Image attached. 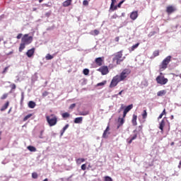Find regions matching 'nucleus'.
I'll return each instance as SVG.
<instances>
[{
	"mask_svg": "<svg viewBox=\"0 0 181 181\" xmlns=\"http://www.w3.org/2000/svg\"><path fill=\"white\" fill-rule=\"evenodd\" d=\"M37 173H32V178L33 179H37Z\"/></svg>",
	"mask_w": 181,
	"mask_h": 181,
	"instance_id": "58836bf2",
	"label": "nucleus"
},
{
	"mask_svg": "<svg viewBox=\"0 0 181 181\" xmlns=\"http://www.w3.org/2000/svg\"><path fill=\"white\" fill-rule=\"evenodd\" d=\"M88 0H84L83 1V5L84 6H88Z\"/></svg>",
	"mask_w": 181,
	"mask_h": 181,
	"instance_id": "a19ab883",
	"label": "nucleus"
},
{
	"mask_svg": "<svg viewBox=\"0 0 181 181\" xmlns=\"http://www.w3.org/2000/svg\"><path fill=\"white\" fill-rule=\"evenodd\" d=\"M30 117H32V114H29L28 115H26L24 118H23V121H28V119H29V118H30Z\"/></svg>",
	"mask_w": 181,
	"mask_h": 181,
	"instance_id": "f704fd0d",
	"label": "nucleus"
},
{
	"mask_svg": "<svg viewBox=\"0 0 181 181\" xmlns=\"http://www.w3.org/2000/svg\"><path fill=\"white\" fill-rule=\"evenodd\" d=\"M124 118L125 117H123V118H120L119 117L118 118V126H117V129H119V127H122V125H124V123L125 122V120L124 119Z\"/></svg>",
	"mask_w": 181,
	"mask_h": 181,
	"instance_id": "ddd939ff",
	"label": "nucleus"
},
{
	"mask_svg": "<svg viewBox=\"0 0 181 181\" xmlns=\"http://www.w3.org/2000/svg\"><path fill=\"white\" fill-rule=\"evenodd\" d=\"M83 162H86V159H84V158H78V159H76V163L78 165H81V163H83Z\"/></svg>",
	"mask_w": 181,
	"mask_h": 181,
	"instance_id": "a878e982",
	"label": "nucleus"
},
{
	"mask_svg": "<svg viewBox=\"0 0 181 181\" xmlns=\"http://www.w3.org/2000/svg\"><path fill=\"white\" fill-rule=\"evenodd\" d=\"M26 46V44H24V42H22L21 45H20V47H19V52H23V49H25Z\"/></svg>",
	"mask_w": 181,
	"mask_h": 181,
	"instance_id": "b1692460",
	"label": "nucleus"
},
{
	"mask_svg": "<svg viewBox=\"0 0 181 181\" xmlns=\"http://www.w3.org/2000/svg\"><path fill=\"white\" fill-rule=\"evenodd\" d=\"M25 99V95H23V93L21 94V103L23 102V100Z\"/></svg>",
	"mask_w": 181,
	"mask_h": 181,
	"instance_id": "864d4df0",
	"label": "nucleus"
},
{
	"mask_svg": "<svg viewBox=\"0 0 181 181\" xmlns=\"http://www.w3.org/2000/svg\"><path fill=\"white\" fill-rule=\"evenodd\" d=\"M62 118H69L70 117V113L69 112H64L62 114Z\"/></svg>",
	"mask_w": 181,
	"mask_h": 181,
	"instance_id": "bb28decb",
	"label": "nucleus"
},
{
	"mask_svg": "<svg viewBox=\"0 0 181 181\" xmlns=\"http://www.w3.org/2000/svg\"><path fill=\"white\" fill-rule=\"evenodd\" d=\"M33 11H36V8H34Z\"/></svg>",
	"mask_w": 181,
	"mask_h": 181,
	"instance_id": "774afa93",
	"label": "nucleus"
},
{
	"mask_svg": "<svg viewBox=\"0 0 181 181\" xmlns=\"http://www.w3.org/2000/svg\"><path fill=\"white\" fill-rule=\"evenodd\" d=\"M163 117V114L161 113L159 116H158V119H162V117Z\"/></svg>",
	"mask_w": 181,
	"mask_h": 181,
	"instance_id": "bf43d9fd",
	"label": "nucleus"
},
{
	"mask_svg": "<svg viewBox=\"0 0 181 181\" xmlns=\"http://www.w3.org/2000/svg\"><path fill=\"white\" fill-rule=\"evenodd\" d=\"M40 4H41V2H43V0H39Z\"/></svg>",
	"mask_w": 181,
	"mask_h": 181,
	"instance_id": "69168bd1",
	"label": "nucleus"
},
{
	"mask_svg": "<svg viewBox=\"0 0 181 181\" xmlns=\"http://www.w3.org/2000/svg\"><path fill=\"white\" fill-rule=\"evenodd\" d=\"M132 108H134L133 105H128L123 112V118H125L127 117V114L131 111Z\"/></svg>",
	"mask_w": 181,
	"mask_h": 181,
	"instance_id": "6e6552de",
	"label": "nucleus"
},
{
	"mask_svg": "<svg viewBox=\"0 0 181 181\" xmlns=\"http://www.w3.org/2000/svg\"><path fill=\"white\" fill-rule=\"evenodd\" d=\"M98 71H100L103 76H105L110 73V71L108 70V66H101L98 69Z\"/></svg>",
	"mask_w": 181,
	"mask_h": 181,
	"instance_id": "0eeeda50",
	"label": "nucleus"
},
{
	"mask_svg": "<svg viewBox=\"0 0 181 181\" xmlns=\"http://www.w3.org/2000/svg\"><path fill=\"white\" fill-rule=\"evenodd\" d=\"M104 180L105 181H112V178H111V177H110V176H105V177H104Z\"/></svg>",
	"mask_w": 181,
	"mask_h": 181,
	"instance_id": "72a5a7b5",
	"label": "nucleus"
},
{
	"mask_svg": "<svg viewBox=\"0 0 181 181\" xmlns=\"http://www.w3.org/2000/svg\"><path fill=\"white\" fill-rule=\"evenodd\" d=\"M8 98V93H4L1 97V100H5Z\"/></svg>",
	"mask_w": 181,
	"mask_h": 181,
	"instance_id": "ea45409f",
	"label": "nucleus"
},
{
	"mask_svg": "<svg viewBox=\"0 0 181 181\" xmlns=\"http://www.w3.org/2000/svg\"><path fill=\"white\" fill-rule=\"evenodd\" d=\"M50 15H52V11H49L47 13H45V16L47 18H49V16H50Z\"/></svg>",
	"mask_w": 181,
	"mask_h": 181,
	"instance_id": "09e8293b",
	"label": "nucleus"
},
{
	"mask_svg": "<svg viewBox=\"0 0 181 181\" xmlns=\"http://www.w3.org/2000/svg\"><path fill=\"white\" fill-rule=\"evenodd\" d=\"M81 122H83L82 117L75 118L74 124H81Z\"/></svg>",
	"mask_w": 181,
	"mask_h": 181,
	"instance_id": "a211bd4d",
	"label": "nucleus"
},
{
	"mask_svg": "<svg viewBox=\"0 0 181 181\" xmlns=\"http://www.w3.org/2000/svg\"><path fill=\"white\" fill-rule=\"evenodd\" d=\"M11 54H13V50L9 52L8 53L6 54V56H9Z\"/></svg>",
	"mask_w": 181,
	"mask_h": 181,
	"instance_id": "4d7b16f0",
	"label": "nucleus"
},
{
	"mask_svg": "<svg viewBox=\"0 0 181 181\" xmlns=\"http://www.w3.org/2000/svg\"><path fill=\"white\" fill-rule=\"evenodd\" d=\"M163 115H166V109H164L163 112H161Z\"/></svg>",
	"mask_w": 181,
	"mask_h": 181,
	"instance_id": "6e6d98bb",
	"label": "nucleus"
},
{
	"mask_svg": "<svg viewBox=\"0 0 181 181\" xmlns=\"http://www.w3.org/2000/svg\"><path fill=\"white\" fill-rule=\"evenodd\" d=\"M35 107H36V103H35L34 101L30 100L28 103V107L29 108H35Z\"/></svg>",
	"mask_w": 181,
	"mask_h": 181,
	"instance_id": "6ab92c4d",
	"label": "nucleus"
},
{
	"mask_svg": "<svg viewBox=\"0 0 181 181\" xmlns=\"http://www.w3.org/2000/svg\"><path fill=\"white\" fill-rule=\"evenodd\" d=\"M124 2H125V0H123L122 1H120L118 4H117V7L118 8H121V5H122L124 4Z\"/></svg>",
	"mask_w": 181,
	"mask_h": 181,
	"instance_id": "a18cd8bd",
	"label": "nucleus"
},
{
	"mask_svg": "<svg viewBox=\"0 0 181 181\" xmlns=\"http://www.w3.org/2000/svg\"><path fill=\"white\" fill-rule=\"evenodd\" d=\"M129 74H131V70L128 69H124L119 75H116L112 78L109 86L110 88H114V87H117V86H118V83L124 81V80L127 79V77H128Z\"/></svg>",
	"mask_w": 181,
	"mask_h": 181,
	"instance_id": "f257e3e1",
	"label": "nucleus"
},
{
	"mask_svg": "<svg viewBox=\"0 0 181 181\" xmlns=\"http://www.w3.org/2000/svg\"><path fill=\"white\" fill-rule=\"evenodd\" d=\"M22 36H23V34L22 33H19L18 35H17V39H21L22 38Z\"/></svg>",
	"mask_w": 181,
	"mask_h": 181,
	"instance_id": "3c124183",
	"label": "nucleus"
},
{
	"mask_svg": "<svg viewBox=\"0 0 181 181\" xmlns=\"http://www.w3.org/2000/svg\"><path fill=\"white\" fill-rule=\"evenodd\" d=\"M117 8H118V6H113L112 8L110 9L111 11H117Z\"/></svg>",
	"mask_w": 181,
	"mask_h": 181,
	"instance_id": "8fccbe9b",
	"label": "nucleus"
},
{
	"mask_svg": "<svg viewBox=\"0 0 181 181\" xmlns=\"http://www.w3.org/2000/svg\"><path fill=\"white\" fill-rule=\"evenodd\" d=\"M123 92H124V90L119 92L118 95H122Z\"/></svg>",
	"mask_w": 181,
	"mask_h": 181,
	"instance_id": "052dcab7",
	"label": "nucleus"
},
{
	"mask_svg": "<svg viewBox=\"0 0 181 181\" xmlns=\"http://www.w3.org/2000/svg\"><path fill=\"white\" fill-rule=\"evenodd\" d=\"M176 11V8L173 7V6H168L166 8L167 13H173Z\"/></svg>",
	"mask_w": 181,
	"mask_h": 181,
	"instance_id": "9b49d317",
	"label": "nucleus"
},
{
	"mask_svg": "<svg viewBox=\"0 0 181 181\" xmlns=\"http://www.w3.org/2000/svg\"><path fill=\"white\" fill-rule=\"evenodd\" d=\"M112 19H117V15L112 16Z\"/></svg>",
	"mask_w": 181,
	"mask_h": 181,
	"instance_id": "680f3d73",
	"label": "nucleus"
},
{
	"mask_svg": "<svg viewBox=\"0 0 181 181\" xmlns=\"http://www.w3.org/2000/svg\"><path fill=\"white\" fill-rule=\"evenodd\" d=\"M46 120L49 127H54L57 124V116L52 114L49 116H46Z\"/></svg>",
	"mask_w": 181,
	"mask_h": 181,
	"instance_id": "7ed1b4c3",
	"label": "nucleus"
},
{
	"mask_svg": "<svg viewBox=\"0 0 181 181\" xmlns=\"http://www.w3.org/2000/svg\"><path fill=\"white\" fill-rule=\"evenodd\" d=\"M43 181H49L47 178H45Z\"/></svg>",
	"mask_w": 181,
	"mask_h": 181,
	"instance_id": "0e129e2a",
	"label": "nucleus"
},
{
	"mask_svg": "<svg viewBox=\"0 0 181 181\" xmlns=\"http://www.w3.org/2000/svg\"><path fill=\"white\" fill-rule=\"evenodd\" d=\"M155 35H156V31H151V33H149V34L148 35V37H152V36H155Z\"/></svg>",
	"mask_w": 181,
	"mask_h": 181,
	"instance_id": "473e14b6",
	"label": "nucleus"
},
{
	"mask_svg": "<svg viewBox=\"0 0 181 181\" xmlns=\"http://www.w3.org/2000/svg\"><path fill=\"white\" fill-rule=\"evenodd\" d=\"M138 46H139V42L136 43L131 47V52H134V50H135V49H136Z\"/></svg>",
	"mask_w": 181,
	"mask_h": 181,
	"instance_id": "c85d7f7f",
	"label": "nucleus"
},
{
	"mask_svg": "<svg viewBox=\"0 0 181 181\" xmlns=\"http://www.w3.org/2000/svg\"><path fill=\"white\" fill-rule=\"evenodd\" d=\"M71 2H73V0H66L63 2L62 6L66 8L67 6H70L71 5Z\"/></svg>",
	"mask_w": 181,
	"mask_h": 181,
	"instance_id": "2eb2a0df",
	"label": "nucleus"
},
{
	"mask_svg": "<svg viewBox=\"0 0 181 181\" xmlns=\"http://www.w3.org/2000/svg\"><path fill=\"white\" fill-rule=\"evenodd\" d=\"M43 132H44L43 130H42V131L40 132V139H42V138H43Z\"/></svg>",
	"mask_w": 181,
	"mask_h": 181,
	"instance_id": "603ef678",
	"label": "nucleus"
},
{
	"mask_svg": "<svg viewBox=\"0 0 181 181\" xmlns=\"http://www.w3.org/2000/svg\"><path fill=\"white\" fill-rule=\"evenodd\" d=\"M74 108H76V103L71 104L69 106V110H73Z\"/></svg>",
	"mask_w": 181,
	"mask_h": 181,
	"instance_id": "37998d69",
	"label": "nucleus"
},
{
	"mask_svg": "<svg viewBox=\"0 0 181 181\" xmlns=\"http://www.w3.org/2000/svg\"><path fill=\"white\" fill-rule=\"evenodd\" d=\"M112 3L110 4V9H112V7L114 6V5H115V4H117V0H111Z\"/></svg>",
	"mask_w": 181,
	"mask_h": 181,
	"instance_id": "c9c22d12",
	"label": "nucleus"
},
{
	"mask_svg": "<svg viewBox=\"0 0 181 181\" xmlns=\"http://www.w3.org/2000/svg\"><path fill=\"white\" fill-rule=\"evenodd\" d=\"M138 138V134H134V136H131L130 138L127 139V142L129 144H132V141H135V139Z\"/></svg>",
	"mask_w": 181,
	"mask_h": 181,
	"instance_id": "9d476101",
	"label": "nucleus"
},
{
	"mask_svg": "<svg viewBox=\"0 0 181 181\" xmlns=\"http://www.w3.org/2000/svg\"><path fill=\"white\" fill-rule=\"evenodd\" d=\"M27 149H28V151H30V152H36V147H35L33 146H28L27 147Z\"/></svg>",
	"mask_w": 181,
	"mask_h": 181,
	"instance_id": "412c9836",
	"label": "nucleus"
},
{
	"mask_svg": "<svg viewBox=\"0 0 181 181\" xmlns=\"http://www.w3.org/2000/svg\"><path fill=\"white\" fill-rule=\"evenodd\" d=\"M93 33L97 36L98 35H100V31H98V30H94Z\"/></svg>",
	"mask_w": 181,
	"mask_h": 181,
	"instance_id": "49530a36",
	"label": "nucleus"
},
{
	"mask_svg": "<svg viewBox=\"0 0 181 181\" xmlns=\"http://www.w3.org/2000/svg\"><path fill=\"white\" fill-rule=\"evenodd\" d=\"M10 87L11 88V91L16 89V85L15 83L11 84Z\"/></svg>",
	"mask_w": 181,
	"mask_h": 181,
	"instance_id": "e433bc0d",
	"label": "nucleus"
},
{
	"mask_svg": "<svg viewBox=\"0 0 181 181\" xmlns=\"http://www.w3.org/2000/svg\"><path fill=\"white\" fill-rule=\"evenodd\" d=\"M165 94H166V90H160L157 93L158 97H163V95H165Z\"/></svg>",
	"mask_w": 181,
	"mask_h": 181,
	"instance_id": "aec40b11",
	"label": "nucleus"
},
{
	"mask_svg": "<svg viewBox=\"0 0 181 181\" xmlns=\"http://www.w3.org/2000/svg\"><path fill=\"white\" fill-rule=\"evenodd\" d=\"M21 42L24 45H30L33 42V37L29 36V34H25L21 38Z\"/></svg>",
	"mask_w": 181,
	"mask_h": 181,
	"instance_id": "39448f33",
	"label": "nucleus"
},
{
	"mask_svg": "<svg viewBox=\"0 0 181 181\" xmlns=\"http://www.w3.org/2000/svg\"><path fill=\"white\" fill-rule=\"evenodd\" d=\"M103 62H104V58L103 57H98L95 59V64H97V66H98L99 67H100V66H103Z\"/></svg>",
	"mask_w": 181,
	"mask_h": 181,
	"instance_id": "1a4fd4ad",
	"label": "nucleus"
},
{
	"mask_svg": "<svg viewBox=\"0 0 181 181\" xmlns=\"http://www.w3.org/2000/svg\"><path fill=\"white\" fill-rule=\"evenodd\" d=\"M8 107H9V101H7L4 106H2V107L1 108V111H5V110H6V108H8Z\"/></svg>",
	"mask_w": 181,
	"mask_h": 181,
	"instance_id": "4be33fe9",
	"label": "nucleus"
},
{
	"mask_svg": "<svg viewBox=\"0 0 181 181\" xmlns=\"http://www.w3.org/2000/svg\"><path fill=\"white\" fill-rule=\"evenodd\" d=\"M33 54H35V48H32L26 52V55L28 56V57H32Z\"/></svg>",
	"mask_w": 181,
	"mask_h": 181,
	"instance_id": "4468645a",
	"label": "nucleus"
},
{
	"mask_svg": "<svg viewBox=\"0 0 181 181\" xmlns=\"http://www.w3.org/2000/svg\"><path fill=\"white\" fill-rule=\"evenodd\" d=\"M165 120L163 119L160 123V126H159V129H160L161 132H163V128H165Z\"/></svg>",
	"mask_w": 181,
	"mask_h": 181,
	"instance_id": "dca6fc26",
	"label": "nucleus"
},
{
	"mask_svg": "<svg viewBox=\"0 0 181 181\" xmlns=\"http://www.w3.org/2000/svg\"><path fill=\"white\" fill-rule=\"evenodd\" d=\"M46 60H52L53 59V56L50 54H47L45 57Z\"/></svg>",
	"mask_w": 181,
	"mask_h": 181,
	"instance_id": "c756f323",
	"label": "nucleus"
},
{
	"mask_svg": "<svg viewBox=\"0 0 181 181\" xmlns=\"http://www.w3.org/2000/svg\"><path fill=\"white\" fill-rule=\"evenodd\" d=\"M138 18V11H132L130 13V18L132 21H135Z\"/></svg>",
	"mask_w": 181,
	"mask_h": 181,
	"instance_id": "f8f14e48",
	"label": "nucleus"
},
{
	"mask_svg": "<svg viewBox=\"0 0 181 181\" xmlns=\"http://www.w3.org/2000/svg\"><path fill=\"white\" fill-rule=\"evenodd\" d=\"M81 169L82 170H86V169H87V165H86V164H83L81 165Z\"/></svg>",
	"mask_w": 181,
	"mask_h": 181,
	"instance_id": "de8ad7c7",
	"label": "nucleus"
},
{
	"mask_svg": "<svg viewBox=\"0 0 181 181\" xmlns=\"http://www.w3.org/2000/svg\"><path fill=\"white\" fill-rule=\"evenodd\" d=\"M105 84H107V81H103V82L98 83L97 84L98 87H101L103 86H105Z\"/></svg>",
	"mask_w": 181,
	"mask_h": 181,
	"instance_id": "cd10ccee",
	"label": "nucleus"
},
{
	"mask_svg": "<svg viewBox=\"0 0 181 181\" xmlns=\"http://www.w3.org/2000/svg\"><path fill=\"white\" fill-rule=\"evenodd\" d=\"M69 124H66L65 127L62 129V132L61 133V135H63V134H64V132H66V129H67V128H69Z\"/></svg>",
	"mask_w": 181,
	"mask_h": 181,
	"instance_id": "2f4dec72",
	"label": "nucleus"
},
{
	"mask_svg": "<svg viewBox=\"0 0 181 181\" xmlns=\"http://www.w3.org/2000/svg\"><path fill=\"white\" fill-rule=\"evenodd\" d=\"M8 69H9V66L5 67L4 71H2V74H5V73H6V71H8Z\"/></svg>",
	"mask_w": 181,
	"mask_h": 181,
	"instance_id": "c03bdc74",
	"label": "nucleus"
},
{
	"mask_svg": "<svg viewBox=\"0 0 181 181\" xmlns=\"http://www.w3.org/2000/svg\"><path fill=\"white\" fill-rule=\"evenodd\" d=\"M47 95H49V92L47 91H44L42 93V97H47Z\"/></svg>",
	"mask_w": 181,
	"mask_h": 181,
	"instance_id": "79ce46f5",
	"label": "nucleus"
},
{
	"mask_svg": "<svg viewBox=\"0 0 181 181\" xmlns=\"http://www.w3.org/2000/svg\"><path fill=\"white\" fill-rule=\"evenodd\" d=\"M141 116H142L143 119H146V117H148V112H146V110H144L143 111Z\"/></svg>",
	"mask_w": 181,
	"mask_h": 181,
	"instance_id": "393cba45",
	"label": "nucleus"
},
{
	"mask_svg": "<svg viewBox=\"0 0 181 181\" xmlns=\"http://www.w3.org/2000/svg\"><path fill=\"white\" fill-rule=\"evenodd\" d=\"M83 73L85 76H88L90 70H88V69H83Z\"/></svg>",
	"mask_w": 181,
	"mask_h": 181,
	"instance_id": "7c9ffc66",
	"label": "nucleus"
},
{
	"mask_svg": "<svg viewBox=\"0 0 181 181\" xmlns=\"http://www.w3.org/2000/svg\"><path fill=\"white\" fill-rule=\"evenodd\" d=\"M172 60V56H168L165 58V59L163 60L161 62V64L160 65V70L161 71H163V70H166L168 69V64L170 63V61Z\"/></svg>",
	"mask_w": 181,
	"mask_h": 181,
	"instance_id": "20e7f679",
	"label": "nucleus"
},
{
	"mask_svg": "<svg viewBox=\"0 0 181 181\" xmlns=\"http://www.w3.org/2000/svg\"><path fill=\"white\" fill-rule=\"evenodd\" d=\"M80 115H88V112H82Z\"/></svg>",
	"mask_w": 181,
	"mask_h": 181,
	"instance_id": "5fc2aeb1",
	"label": "nucleus"
},
{
	"mask_svg": "<svg viewBox=\"0 0 181 181\" xmlns=\"http://www.w3.org/2000/svg\"><path fill=\"white\" fill-rule=\"evenodd\" d=\"M137 118H138V116H136V115H133L132 122L134 127L137 125V123H136Z\"/></svg>",
	"mask_w": 181,
	"mask_h": 181,
	"instance_id": "f3484780",
	"label": "nucleus"
},
{
	"mask_svg": "<svg viewBox=\"0 0 181 181\" xmlns=\"http://www.w3.org/2000/svg\"><path fill=\"white\" fill-rule=\"evenodd\" d=\"M171 119H173V115L171 116Z\"/></svg>",
	"mask_w": 181,
	"mask_h": 181,
	"instance_id": "338daca9",
	"label": "nucleus"
},
{
	"mask_svg": "<svg viewBox=\"0 0 181 181\" xmlns=\"http://www.w3.org/2000/svg\"><path fill=\"white\" fill-rule=\"evenodd\" d=\"M158 84H160L161 86H165V84H166L168 83V81H169V80H168V78H165V76H162V75L158 76L156 78Z\"/></svg>",
	"mask_w": 181,
	"mask_h": 181,
	"instance_id": "423d86ee",
	"label": "nucleus"
},
{
	"mask_svg": "<svg viewBox=\"0 0 181 181\" xmlns=\"http://www.w3.org/2000/svg\"><path fill=\"white\" fill-rule=\"evenodd\" d=\"M108 131H110V126H107V128L105 129V130L104 131L103 134V138H107V134Z\"/></svg>",
	"mask_w": 181,
	"mask_h": 181,
	"instance_id": "5701e85b",
	"label": "nucleus"
},
{
	"mask_svg": "<svg viewBox=\"0 0 181 181\" xmlns=\"http://www.w3.org/2000/svg\"><path fill=\"white\" fill-rule=\"evenodd\" d=\"M154 57H157V56H159V50H156L153 53Z\"/></svg>",
	"mask_w": 181,
	"mask_h": 181,
	"instance_id": "4c0bfd02",
	"label": "nucleus"
},
{
	"mask_svg": "<svg viewBox=\"0 0 181 181\" xmlns=\"http://www.w3.org/2000/svg\"><path fill=\"white\" fill-rule=\"evenodd\" d=\"M170 145H171V146H173V145H175V142H172V143L170 144Z\"/></svg>",
	"mask_w": 181,
	"mask_h": 181,
	"instance_id": "e2e57ef3",
	"label": "nucleus"
},
{
	"mask_svg": "<svg viewBox=\"0 0 181 181\" xmlns=\"http://www.w3.org/2000/svg\"><path fill=\"white\" fill-rule=\"evenodd\" d=\"M115 42H119V37H116L115 38Z\"/></svg>",
	"mask_w": 181,
	"mask_h": 181,
	"instance_id": "13d9d810",
	"label": "nucleus"
},
{
	"mask_svg": "<svg viewBox=\"0 0 181 181\" xmlns=\"http://www.w3.org/2000/svg\"><path fill=\"white\" fill-rule=\"evenodd\" d=\"M124 51L121 50L117 52H116L114 54V57L112 59V62H116V64H121V62H122L123 60H125V57H122Z\"/></svg>",
	"mask_w": 181,
	"mask_h": 181,
	"instance_id": "f03ea898",
	"label": "nucleus"
}]
</instances>
